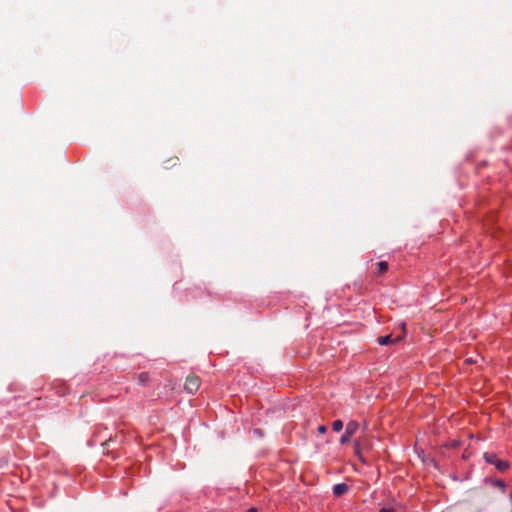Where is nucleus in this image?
<instances>
[{
	"mask_svg": "<svg viewBox=\"0 0 512 512\" xmlns=\"http://www.w3.org/2000/svg\"><path fill=\"white\" fill-rule=\"evenodd\" d=\"M483 457L487 463L494 465L501 472L509 468V463L507 461L500 460L494 453L485 452Z\"/></svg>",
	"mask_w": 512,
	"mask_h": 512,
	"instance_id": "nucleus-1",
	"label": "nucleus"
},
{
	"mask_svg": "<svg viewBox=\"0 0 512 512\" xmlns=\"http://www.w3.org/2000/svg\"><path fill=\"white\" fill-rule=\"evenodd\" d=\"M200 384H201L200 378L195 374H190L186 377L184 389L188 393L193 394L199 389Z\"/></svg>",
	"mask_w": 512,
	"mask_h": 512,
	"instance_id": "nucleus-2",
	"label": "nucleus"
},
{
	"mask_svg": "<svg viewBox=\"0 0 512 512\" xmlns=\"http://www.w3.org/2000/svg\"><path fill=\"white\" fill-rule=\"evenodd\" d=\"M403 336L399 335L395 338H392V335H386V336H380L377 339L378 344L380 345H389V344H395L402 340Z\"/></svg>",
	"mask_w": 512,
	"mask_h": 512,
	"instance_id": "nucleus-3",
	"label": "nucleus"
},
{
	"mask_svg": "<svg viewBox=\"0 0 512 512\" xmlns=\"http://www.w3.org/2000/svg\"><path fill=\"white\" fill-rule=\"evenodd\" d=\"M349 490V486L345 483H339L333 486V494L335 496H341Z\"/></svg>",
	"mask_w": 512,
	"mask_h": 512,
	"instance_id": "nucleus-4",
	"label": "nucleus"
},
{
	"mask_svg": "<svg viewBox=\"0 0 512 512\" xmlns=\"http://www.w3.org/2000/svg\"><path fill=\"white\" fill-rule=\"evenodd\" d=\"M358 428H359L358 422H356V421H349L347 423V425H346V430L345 431L347 432V434H350L351 436H353Z\"/></svg>",
	"mask_w": 512,
	"mask_h": 512,
	"instance_id": "nucleus-5",
	"label": "nucleus"
},
{
	"mask_svg": "<svg viewBox=\"0 0 512 512\" xmlns=\"http://www.w3.org/2000/svg\"><path fill=\"white\" fill-rule=\"evenodd\" d=\"M179 164V158L178 157H171L163 162V167L165 169H170L175 167Z\"/></svg>",
	"mask_w": 512,
	"mask_h": 512,
	"instance_id": "nucleus-6",
	"label": "nucleus"
},
{
	"mask_svg": "<svg viewBox=\"0 0 512 512\" xmlns=\"http://www.w3.org/2000/svg\"><path fill=\"white\" fill-rule=\"evenodd\" d=\"M376 266H377L376 274H378V275H381L388 270V263L386 261H380V262L376 263Z\"/></svg>",
	"mask_w": 512,
	"mask_h": 512,
	"instance_id": "nucleus-7",
	"label": "nucleus"
},
{
	"mask_svg": "<svg viewBox=\"0 0 512 512\" xmlns=\"http://www.w3.org/2000/svg\"><path fill=\"white\" fill-rule=\"evenodd\" d=\"M489 482H490V484L493 487L499 488L502 492H504L505 487H506V484H505L504 481H502V480H490Z\"/></svg>",
	"mask_w": 512,
	"mask_h": 512,
	"instance_id": "nucleus-8",
	"label": "nucleus"
},
{
	"mask_svg": "<svg viewBox=\"0 0 512 512\" xmlns=\"http://www.w3.org/2000/svg\"><path fill=\"white\" fill-rule=\"evenodd\" d=\"M149 381V374L142 372L138 375V384L145 385Z\"/></svg>",
	"mask_w": 512,
	"mask_h": 512,
	"instance_id": "nucleus-9",
	"label": "nucleus"
},
{
	"mask_svg": "<svg viewBox=\"0 0 512 512\" xmlns=\"http://www.w3.org/2000/svg\"><path fill=\"white\" fill-rule=\"evenodd\" d=\"M342 428H343V422H342L341 420H335V421H333V423H332V429H333V431H335V432H339V431H341V430H342Z\"/></svg>",
	"mask_w": 512,
	"mask_h": 512,
	"instance_id": "nucleus-10",
	"label": "nucleus"
},
{
	"mask_svg": "<svg viewBox=\"0 0 512 512\" xmlns=\"http://www.w3.org/2000/svg\"><path fill=\"white\" fill-rule=\"evenodd\" d=\"M351 437L352 436L350 434H347V432L345 431V433L340 438V443L343 445L347 444L350 441Z\"/></svg>",
	"mask_w": 512,
	"mask_h": 512,
	"instance_id": "nucleus-11",
	"label": "nucleus"
},
{
	"mask_svg": "<svg viewBox=\"0 0 512 512\" xmlns=\"http://www.w3.org/2000/svg\"><path fill=\"white\" fill-rule=\"evenodd\" d=\"M326 431H327V428H326V426H325V425H320V426L318 427V432H319L320 434H324V433H326Z\"/></svg>",
	"mask_w": 512,
	"mask_h": 512,
	"instance_id": "nucleus-12",
	"label": "nucleus"
},
{
	"mask_svg": "<svg viewBox=\"0 0 512 512\" xmlns=\"http://www.w3.org/2000/svg\"><path fill=\"white\" fill-rule=\"evenodd\" d=\"M354 448H355V451L358 453L360 450V443L358 441H355Z\"/></svg>",
	"mask_w": 512,
	"mask_h": 512,
	"instance_id": "nucleus-13",
	"label": "nucleus"
},
{
	"mask_svg": "<svg viewBox=\"0 0 512 512\" xmlns=\"http://www.w3.org/2000/svg\"><path fill=\"white\" fill-rule=\"evenodd\" d=\"M379 512H394V511H393V510H391V509L382 508V509H380V511H379Z\"/></svg>",
	"mask_w": 512,
	"mask_h": 512,
	"instance_id": "nucleus-14",
	"label": "nucleus"
},
{
	"mask_svg": "<svg viewBox=\"0 0 512 512\" xmlns=\"http://www.w3.org/2000/svg\"><path fill=\"white\" fill-rule=\"evenodd\" d=\"M247 512H258V511H257V509H256V508H253V507H252V508H249V509L247 510Z\"/></svg>",
	"mask_w": 512,
	"mask_h": 512,
	"instance_id": "nucleus-15",
	"label": "nucleus"
},
{
	"mask_svg": "<svg viewBox=\"0 0 512 512\" xmlns=\"http://www.w3.org/2000/svg\"><path fill=\"white\" fill-rule=\"evenodd\" d=\"M401 328H402V330H403V333H405L406 324H405V323H402V324H401Z\"/></svg>",
	"mask_w": 512,
	"mask_h": 512,
	"instance_id": "nucleus-16",
	"label": "nucleus"
},
{
	"mask_svg": "<svg viewBox=\"0 0 512 512\" xmlns=\"http://www.w3.org/2000/svg\"><path fill=\"white\" fill-rule=\"evenodd\" d=\"M511 497H512V492H511Z\"/></svg>",
	"mask_w": 512,
	"mask_h": 512,
	"instance_id": "nucleus-17",
	"label": "nucleus"
}]
</instances>
